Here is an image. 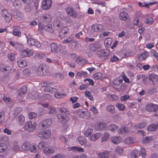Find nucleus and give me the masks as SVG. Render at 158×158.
Wrapping results in <instances>:
<instances>
[{
	"label": "nucleus",
	"instance_id": "1",
	"mask_svg": "<svg viewBox=\"0 0 158 158\" xmlns=\"http://www.w3.org/2000/svg\"><path fill=\"white\" fill-rule=\"evenodd\" d=\"M37 123L36 122L32 123L31 121H29L26 122L23 126L24 129L28 132L33 131L36 128Z\"/></svg>",
	"mask_w": 158,
	"mask_h": 158
},
{
	"label": "nucleus",
	"instance_id": "2",
	"mask_svg": "<svg viewBox=\"0 0 158 158\" xmlns=\"http://www.w3.org/2000/svg\"><path fill=\"white\" fill-rule=\"evenodd\" d=\"M104 29V27L102 24L95 23L92 26L91 31L92 32L98 33L103 31Z\"/></svg>",
	"mask_w": 158,
	"mask_h": 158
},
{
	"label": "nucleus",
	"instance_id": "3",
	"mask_svg": "<svg viewBox=\"0 0 158 158\" xmlns=\"http://www.w3.org/2000/svg\"><path fill=\"white\" fill-rule=\"evenodd\" d=\"M110 54V52L106 50H102L97 52L98 56L103 59H106Z\"/></svg>",
	"mask_w": 158,
	"mask_h": 158
},
{
	"label": "nucleus",
	"instance_id": "4",
	"mask_svg": "<svg viewBox=\"0 0 158 158\" xmlns=\"http://www.w3.org/2000/svg\"><path fill=\"white\" fill-rule=\"evenodd\" d=\"M38 135L40 138L43 139H48L51 136V133L49 130H46L40 132Z\"/></svg>",
	"mask_w": 158,
	"mask_h": 158
},
{
	"label": "nucleus",
	"instance_id": "5",
	"mask_svg": "<svg viewBox=\"0 0 158 158\" xmlns=\"http://www.w3.org/2000/svg\"><path fill=\"white\" fill-rule=\"evenodd\" d=\"M2 16L4 18L6 23H9L11 21L12 16L6 10H3L2 11Z\"/></svg>",
	"mask_w": 158,
	"mask_h": 158
},
{
	"label": "nucleus",
	"instance_id": "6",
	"mask_svg": "<svg viewBox=\"0 0 158 158\" xmlns=\"http://www.w3.org/2000/svg\"><path fill=\"white\" fill-rule=\"evenodd\" d=\"M66 11L67 14L69 16L73 18H76L77 16V12L73 10V8L70 6L67 7Z\"/></svg>",
	"mask_w": 158,
	"mask_h": 158
},
{
	"label": "nucleus",
	"instance_id": "7",
	"mask_svg": "<svg viewBox=\"0 0 158 158\" xmlns=\"http://www.w3.org/2000/svg\"><path fill=\"white\" fill-rule=\"evenodd\" d=\"M119 18L121 20L124 21L126 22H128L130 20V18L128 13L124 11H121L120 12Z\"/></svg>",
	"mask_w": 158,
	"mask_h": 158
},
{
	"label": "nucleus",
	"instance_id": "8",
	"mask_svg": "<svg viewBox=\"0 0 158 158\" xmlns=\"http://www.w3.org/2000/svg\"><path fill=\"white\" fill-rule=\"evenodd\" d=\"M33 51L28 48L23 50L21 51L20 54L23 57H30L34 55Z\"/></svg>",
	"mask_w": 158,
	"mask_h": 158
},
{
	"label": "nucleus",
	"instance_id": "9",
	"mask_svg": "<svg viewBox=\"0 0 158 158\" xmlns=\"http://www.w3.org/2000/svg\"><path fill=\"white\" fill-rule=\"evenodd\" d=\"M52 3V0H44L42 3V8L43 10L49 9L51 7Z\"/></svg>",
	"mask_w": 158,
	"mask_h": 158
},
{
	"label": "nucleus",
	"instance_id": "10",
	"mask_svg": "<svg viewBox=\"0 0 158 158\" xmlns=\"http://www.w3.org/2000/svg\"><path fill=\"white\" fill-rule=\"evenodd\" d=\"M52 123V121L51 119H47L42 121L40 123L43 129H45L48 127Z\"/></svg>",
	"mask_w": 158,
	"mask_h": 158
},
{
	"label": "nucleus",
	"instance_id": "11",
	"mask_svg": "<svg viewBox=\"0 0 158 158\" xmlns=\"http://www.w3.org/2000/svg\"><path fill=\"white\" fill-rule=\"evenodd\" d=\"M146 109L149 112H155L158 110V105L150 103L147 104Z\"/></svg>",
	"mask_w": 158,
	"mask_h": 158
},
{
	"label": "nucleus",
	"instance_id": "12",
	"mask_svg": "<svg viewBox=\"0 0 158 158\" xmlns=\"http://www.w3.org/2000/svg\"><path fill=\"white\" fill-rule=\"evenodd\" d=\"M101 47V45L98 42H95L90 44L89 46V48L90 51L93 52L100 49Z\"/></svg>",
	"mask_w": 158,
	"mask_h": 158
},
{
	"label": "nucleus",
	"instance_id": "13",
	"mask_svg": "<svg viewBox=\"0 0 158 158\" xmlns=\"http://www.w3.org/2000/svg\"><path fill=\"white\" fill-rule=\"evenodd\" d=\"M57 117L58 119L61 121L62 123H66L69 119V116L64 115L62 114H58L57 115Z\"/></svg>",
	"mask_w": 158,
	"mask_h": 158
},
{
	"label": "nucleus",
	"instance_id": "14",
	"mask_svg": "<svg viewBox=\"0 0 158 158\" xmlns=\"http://www.w3.org/2000/svg\"><path fill=\"white\" fill-rule=\"evenodd\" d=\"M97 125L96 128L97 131H101L105 130L107 127L106 123L103 122H98L97 123Z\"/></svg>",
	"mask_w": 158,
	"mask_h": 158
},
{
	"label": "nucleus",
	"instance_id": "15",
	"mask_svg": "<svg viewBox=\"0 0 158 158\" xmlns=\"http://www.w3.org/2000/svg\"><path fill=\"white\" fill-rule=\"evenodd\" d=\"M157 75L156 74L152 73L149 74V80L151 81L152 84L155 85L156 83L157 80Z\"/></svg>",
	"mask_w": 158,
	"mask_h": 158
},
{
	"label": "nucleus",
	"instance_id": "16",
	"mask_svg": "<svg viewBox=\"0 0 158 158\" xmlns=\"http://www.w3.org/2000/svg\"><path fill=\"white\" fill-rule=\"evenodd\" d=\"M42 18L44 22L47 23L51 21L52 17L51 15L48 14H46L43 15Z\"/></svg>",
	"mask_w": 158,
	"mask_h": 158
},
{
	"label": "nucleus",
	"instance_id": "17",
	"mask_svg": "<svg viewBox=\"0 0 158 158\" xmlns=\"http://www.w3.org/2000/svg\"><path fill=\"white\" fill-rule=\"evenodd\" d=\"M102 135L100 132H97L90 136L89 139L91 141H94L99 139Z\"/></svg>",
	"mask_w": 158,
	"mask_h": 158
},
{
	"label": "nucleus",
	"instance_id": "18",
	"mask_svg": "<svg viewBox=\"0 0 158 158\" xmlns=\"http://www.w3.org/2000/svg\"><path fill=\"white\" fill-rule=\"evenodd\" d=\"M148 53L147 52H143L138 55V58L141 61L144 60L148 56Z\"/></svg>",
	"mask_w": 158,
	"mask_h": 158
},
{
	"label": "nucleus",
	"instance_id": "19",
	"mask_svg": "<svg viewBox=\"0 0 158 158\" xmlns=\"http://www.w3.org/2000/svg\"><path fill=\"white\" fill-rule=\"evenodd\" d=\"M111 141L114 144H118L122 141V138L120 136H113Z\"/></svg>",
	"mask_w": 158,
	"mask_h": 158
},
{
	"label": "nucleus",
	"instance_id": "20",
	"mask_svg": "<svg viewBox=\"0 0 158 158\" xmlns=\"http://www.w3.org/2000/svg\"><path fill=\"white\" fill-rule=\"evenodd\" d=\"M154 138L153 136H148L144 138L143 140V143L144 144H148L153 140Z\"/></svg>",
	"mask_w": 158,
	"mask_h": 158
},
{
	"label": "nucleus",
	"instance_id": "21",
	"mask_svg": "<svg viewBox=\"0 0 158 158\" xmlns=\"http://www.w3.org/2000/svg\"><path fill=\"white\" fill-rule=\"evenodd\" d=\"M51 50L52 52H58L59 46H58L57 44L53 43H52L50 45Z\"/></svg>",
	"mask_w": 158,
	"mask_h": 158
},
{
	"label": "nucleus",
	"instance_id": "22",
	"mask_svg": "<svg viewBox=\"0 0 158 158\" xmlns=\"http://www.w3.org/2000/svg\"><path fill=\"white\" fill-rule=\"evenodd\" d=\"M58 52H59L61 55H65L66 53L65 47L59 45Z\"/></svg>",
	"mask_w": 158,
	"mask_h": 158
},
{
	"label": "nucleus",
	"instance_id": "23",
	"mask_svg": "<svg viewBox=\"0 0 158 158\" xmlns=\"http://www.w3.org/2000/svg\"><path fill=\"white\" fill-rule=\"evenodd\" d=\"M44 152L48 155L53 153L54 152V149L52 147H45L43 150Z\"/></svg>",
	"mask_w": 158,
	"mask_h": 158
},
{
	"label": "nucleus",
	"instance_id": "24",
	"mask_svg": "<svg viewBox=\"0 0 158 158\" xmlns=\"http://www.w3.org/2000/svg\"><path fill=\"white\" fill-rule=\"evenodd\" d=\"M110 152L108 151H106L98 154V156L100 158H107L110 156Z\"/></svg>",
	"mask_w": 158,
	"mask_h": 158
},
{
	"label": "nucleus",
	"instance_id": "25",
	"mask_svg": "<svg viewBox=\"0 0 158 158\" xmlns=\"http://www.w3.org/2000/svg\"><path fill=\"white\" fill-rule=\"evenodd\" d=\"M30 143L28 141H26L22 145V149L24 151L29 150L30 146Z\"/></svg>",
	"mask_w": 158,
	"mask_h": 158
},
{
	"label": "nucleus",
	"instance_id": "26",
	"mask_svg": "<svg viewBox=\"0 0 158 158\" xmlns=\"http://www.w3.org/2000/svg\"><path fill=\"white\" fill-rule=\"evenodd\" d=\"M44 91L46 92H49L51 93H56L57 91V90L55 88H52L50 86H47L44 89Z\"/></svg>",
	"mask_w": 158,
	"mask_h": 158
},
{
	"label": "nucleus",
	"instance_id": "27",
	"mask_svg": "<svg viewBox=\"0 0 158 158\" xmlns=\"http://www.w3.org/2000/svg\"><path fill=\"white\" fill-rule=\"evenodd\" d=\"M18 66L21 68H24L27 65L26 61L23 59H20L17 62Z\"/></svg>",
	"mask_w": 158,
	"mask_h": 158
},
{
	"label": "nucleus",
	"instance_id": "28",
	"mask_svg": "<svg viewBox=\"0 0 158 158\" xmlns=\"http://www.w3.org/2000/svg\"><path fill=\"white\" fill-rule=\"evenodd\" d=\"M158 129V123L156 124H152L150 125L148 127L149 131H153Z\"/></svg>",
	"mask_w": 158,
	"mask_h": 158
},
{
	"label": "nucleus",
	"instance_id": "29",
	"mask_svg": "<svg viewBox=\"0 0 158 158\" xmlns=\"http://www.w3.org/2000/svg\"><path fill=\"white\" fill-rule=\"evenodd\" d=\"M27 91V88L25 86L22 87L18 90V92L19 95L26 94Z\"/></svg>",
	"mask_w": 158,
	"mask_h": 158
},
{
	"label": "nucleus",
	"instance_id": "30",
	"mask_svg": "<svg viewBox=\"0 0 158 158\" xmlns=\"http://www.w3.org/2000/svg\"><path fill=\"white\" fill-rule=\"evenodd\" d=\"M29 150L31 152H36L38 151V150L36 144L34 143L31 144H30Z\"/></svg>",
	"mask_w": 158,
	"mask_h": 158
},
{
	"label": "nucleus",
	"instance_id": "31",
	"mask_svg": "<svg viewBox=\"0 0 158 158\" xmlns=\"http://www.w3.org/2000/svg\"><path fill=\"white\" fill-rule=\"evenodd\" d=\"M78 140L81 145H85L87 142V139L83 136L79 137L78 138Z\"/></svg>",
	"mask_w": 158,
	"mask_h": 158
},
{
	"label": "nucleus",
	"instance_id": "32",
	"mask_svg": "<svg viewBox=\"0 0 158 158\" xmlns=\"http://www.w3.org/2000/svg\"><path fill=\"white\" fill-rule=\"evenodd\" d=\"M106 110L108 111L112 114H113L115 111L114 106L112 105H107L106 106Z\"/></svg>",
	"mask_w": 158,
	"mask_h": 158
},
{
	"label": "nucleus",
	"instance_id": "33",
	"mask_svg": "<svg viewBox=\"0 0 158 158\" xmlns=\"http://www.w3.org/2000/svg\"><path fill=\"white\" fill-rule=\"evenodd\" d=\"M7 148V145L4 143H0V153L5 151Z\"/></svg>",
	"mask_w": 158,
	"mask_h": 158
},
{
	"label": "nucleus",
	"instance_id": "34",
	"mask_svg": "<svg viewBox=\"0 0 158 158\" xmlns=\"http://www.w3.org/2000/svg\"><path fill=\"white\" fill-rule=\"evenodd\" d=\"M35 42V40L32 38H27V42L29 46L31 47L34 46Z\"/></svg>",
	"mask_w": 158,
	"mask_h": 158
},
{
	"label": "nucleus",
	"instance_id": "35",
	"mask_svg": "<svg viewBox=\"0 0 158 158\" xmlns=\"http://www.w3.org/2000/svg\"><path fill=\"white\" fill-rule=\"evenodd\" d=\"M23 14L20 11H17L16 15L15 16V18L18 20H21L23 19Z\"/></svg>",
	"mask_w": 158,
	"mask_h": 158
},
{
	"label": "nucleus",
	"instance_id": "36",
	"mask_svg": "<svg viewBox=\"0 0 158 158\" xmlns=\"http://www.w3.org/2000/svg\"><path fill=\"white\" fill-rule=\"evenodd\" d=\"M129 131L128 128L125 127H122L120 130H118V133L119 134H123L127 133Z\"/></svg>",
	"mask_w": 158,
	"mask_h": 158
},
{
	"label": "nucleus",
	"instance_id": "37",
	"mask_svg": "<svg viewBox=\"0 0 158 158\" xmlns=\"http://www.w3.org/2000/svg\"><path fill=\"white\" fill-rule=\"evenodd\" d=\"M44 68L42 65H40L38 68L37 70V73L38 75L40 76H43L44 74Z\"/></svg>",
	"mask_w": 158,
	"mask_h": 158
},
{
	"label": "nucleus",
	"instance_id": "38",
	"mask_svg": "<svg viewBox=\"0 0 158 158\" xmlns=\"http://www.w3.org/2000/svg\"><path fill=\"white\" fill-rule=\"evenodd\" d=\"M47 145L48 143L46 142L43 141H41L38 144V147L39 149H41Z\"/></svg>",
	"mask_w": 158,
	"mask_h": 158
},
{
	"label": "nucleus",
	"instance_id": "39",
	"mask_svg": "<svg viewBox=\"0 0 158 158\" xmlns=\"http://www.w3.org/2000/svg\"><path fill=\"white\" fill-rule=\"evenodd\" d=\"M44 29L46 31H49L50 33L53 32V29L51 24H48L45 26Z\"/></svg>",
	"mask_w": 158,
	"mask_h": 158
},
{
	"label": "nucleus",
	"instance_id": "40",
	"mask_svg": "<svg viewBox=\"0 0 158 158\" xmlns=\"http://www.w3.org/2000/svg\"><path fill=\"white\" fill-rule=\"evenodd\" d=\"M59 111L61 113H64L67 115L70 114V112L68 110L67 108L64 107H61L58 109Z\"/></svg>",
	"mask_w": 158,
	"mask_h": 158
},
{
	"label": "nucleus",
	"instance_id": "41",
	"mask_svg": "<svg viewBox=\"0 0 158 158\" xmlns=\"http://www.w3.org/2000/svg\"><path fill=\"white\" fill-rule=\"evenodd\" d=\"M134 142V140L132 137H128L126 138L124 140V142L126 144H130Z\"/></svg>",
	"mask_w": 158,
	"mask_h": 158
},
{
	"label": "nucleus",
	"instance_id": "42",
	"mask_svg": "<svg viewBox=\"0 0 158 158\" xmlns=\"http://www.w3.org/2000/svg\"><path fill=\"white\" fill-rule=\"evenodd\" d=\"M147 125V124L145 122H142L139 123L138 125H135L134 126V128L135 129H141L145 127Z\"/></svg>",
	"mask_w": 158,
	"mask_h": 158
},
{
	"label": "nucleus",
	"instance_id": "43",
	"mask_svg": "<svg viewBox=\"0 0 158 158\" xmlns=\"http://www.w3.org/2000/svg\"><path fill=\"white\" fill-rule=\"evenodd\" d=\"M118 128V127L117 126L114 124H111L109 126L108 129L109 130L114 132L115 130H117Z\"/></svg>",
	"mask_w": 158,
	"mask_h": 158
},
{
	"label": "nucleus",
	"instance_id": "44",
	"mask_svg": "<svg viewBox=\"0 0 158 158\" xmlns=\"http://www.w3.org/2000/svg\"><path fill=\"white\" fill-rule=\"evenodd\" d=\"M116 106L118 108L120 111H123L125 109V106L122 104L118 103L116 105Z\"/></svg>",
	"mask_w": 158,
	"mask_h": 158
},
{
	"label": "nucleus",
	"instance_id": "45",
	"mask_svg": "<svg viewBox=\"0 0 158 158\" xmlns=\"http://www.w3.org/2000/svg\"><path fill=\"white\" fill-rule=\"evenodd\" d=\"M121 76L125 82L127 83H130V80L127 77V75L124 73H123Z\"/></svg>",
	"mask_w": 158,
	"mask_h": 158
},
{
	"label": "nucleus",
	"instance_id": "46",
	"mask_svg": "<svg viewBox=\"0 0 158 158\" xmlns=\"http://www.w3.org/2000/svg\"><path fill=\"white\" fill-rule=\"evenodd\" d=\"M87 74V72L83 71H81L80 72H78L76 74V77H85L86 76Z\"/></svg>",
	"mask_w": 158,
	"mask_h": 158
},
{
	"label": "nucleus",
	"instance_id": "47",
	"mask_svg": "<svg viewBox=\"0 0 158 158\" xmlns=\"http://www.w3.org/2000/svg\"><path fill=\"white\" fill-rule=\"evenodd\" d=\"M25 117L22 115H20L18 118L19 124L20 125L23 124L24 123Z\"/></svg>",
	"mask_w": 158,
	"mask_h": 158
},
{
	"label": "nucleus",
	"instance_id": "48",
	"mask_svg": "<svg viewBox=\"0 0 158 158\" xmlns=\"http://www.w3.org/2000/svg\"><path fill=\"white\" fill-rule=\"evenodd\" d=\"M93 132V130L91 128H88L85 132V135L87 137H89Z\"/></svg>",
	"mask_w": 158,
	"mask_h": 158
},
{
	"label": "nucleus",
	"instance_id": "49",
	"mask_svg": "<svg viewBox=\"0 0 158 158\" xmlns=\"http://www.w3.org/2000/svg\"><path fill=\"white\" fill-rule=\"evenodd\" d=\"M70 150H73L75 151H77L80 152H84V149L83 148L80 147H73L70 148Z\"/></svg>",
	"mask_w": 158,
	"mask_h": 158
},
{
	"label": "nucleus",
	"instance_id": "50",
	"mask_svg": "<svg viewBox=\"0 0 158 158\" xmlns=\"http://www.w3.org/2000/svg\"><path fill=\"white\" fill-rule=\"evenodd\" d=\"M12 34L15 36L19 37L21 35V32L18 30L15 29L13 30Z\"/></svg>",
	"mask_w": 158,
	"mask_h": 158
},
{
	"label": "nucleus",
	"instance_id": "51",
	"mask_svg": "<svg viewBox=\"0 0 158 158\" xmlns=\"http://www.w3.org/2000/svg\"><path fill=\"white\" fill-rule=\"evenodd\" d=\"M85 96L88 97L89 99L90 100H92L93 99V97L91 94V93L89 91H85Z\"/></svg>",
	"mask_w": 158,
	"mask_h": 158
},
{
	"label": "nucleus",
	"instance_id": "52",
	"mask_svg": "<svg viewBox=\"0 0 158 158\" xmlns=\"http://www.w3.org/2000/svg\"><path fill=\"white\" fill-rule=\"evenodd\" d=\"M123 82L121 79H115L113 80V83L116 86H118Z\"/></svg>",
	"mask_w": 158,
	"mask_h": 158
},
{
	"label": "nucleus",
	"instance_id": "53",
	"mask_svg": "<svg viewBox=\"0 0 158 158\" xmlns=\"http://www.w3.org/2000/svg\"><path fill=\"white\" fill-rule=\"evenodd\" d=\"M22 111V109L21 108L17 107L13 111V114L15 116L19 114Z\"/></svg>",
	"mask_w": 158,
	"mask_h": 158
},
{
	"label": "nucleus",
	"instance_id": "54",
	"mask_svg": "<svg viewBox=\"0 0 158 158\" xmlns=\"http://www.w3.org/2000/svg\"><path fill=\"white\" fill-rule=\"evenodd\" d=\"M22 73L24 76V77H26L29 76L31 72L28 69H26L23 71Z\"/></svg>",
	"mask_w": 158,
	"mask_h": 158
},
{
	"label": "nucleus",
	"instance_id": "55",
	"mask_svg": "<svg viewBox=\"0 0 158 158\" xmlns=\"http://www.w3.org/2000/svg\"><path fill=\"white\" fill-rule=\"evenodd\" d=\"M87 60L84 58H82L79 57H78L77 60L76 62L78 63H86L87 62Z\"/></svg>",
	"mask_w": 158,
	"mask_h": 158
},
{
	"label": "nucleus",
	"instance_id": "56",
	"mask_svg": "<svg viewBox=\"0 0 158 158\" xmlns=\"http://www.w3.org/2000/svg\"><path fill=\"white\" fill-rule=\"evenodd\" d=\"M123 149L122 147L118 146L116 147L115 152L118 154H121L123 153Z\"/></svg>",
	"mask_w": 158,
	"mask_h": 158
},
{
	"label": "nucleus",
	"instance_id": "57",
	"mask_svg": "<svg viewBox=\"0 0 158 158\" xmlns=\"http://www.w3.org/2000/svg\"><path fill=\"white\" fill-rule=\"evenodd\" d=\"M8 59L11 61H13L15 59V55L14 53H10L8 55Z\"/></svg>",
	"mask_w": 158,
	"mask_h": 158
},
{
	"label": "nucleus",
	"instance_id": "58",
	"mask_svg": "<svg viewBox=\"0 0 158 158\" xmlns=\"http://www.w3.org/2000/svg\"><path fill=\"white\" fill-rule=\"evenodd\" d=\"M139 155V150L137 149H134L132 152V156L136 158Z\"/></svg>",
	"mask_w": 158,
	"mask_h": 158
},
{
	"label": "nucleus",
	"instance_id": "59",
	"mask_svg": "<svg viewBox=\"0 0 158 158\" xmlns=\"http://www.w3.org/2000/svg\"><path fill=\"white\" fill-rule=\"evenodd\" d=\"M33 9V6L32 5H26L25 7V10L27 12L31 11Z\"/></svg>",
	"mask_w": 158,
	"mask_h": 158
},
{
	"label": "nucleus",
	"instance_id": "60",
	"mask_svg": "<svg viewBox=\"0 0 158 158\" xmlns=\"http://www.w3.org/2000/svg\"><path fill=\"white\" fill-rule=\"evenodd\" d=\"M5 114V113L4 111L1 112L0 113V123L4 120Z\"/></svg>",
	"mask_w": 158,
	"mask_h": 158
},
{
	"label": "nucleus",
	"instance_id": "61",
	"mask_svg": "<svg viewBox=\"0 0 158 158\" xmlns=\"http://www.w3.org/2000/svg\"><path fill=\"white\" fill-rule=\"evenodd\" d=\"M37 116V114L35 112H31L28 114V118L31 119L36 118Z\"/></svg>",
	"mask_w": 158,
	"mask_h": 158
},
{
	"label": "nucleus",
	"instance_id": "62",
	"mask_svg": "<svg viewBox=\"0 0 158 158\" xmlns=\"http://www.w3.org/2000/svg\"><path fill=\"white\" fill-rule=\"evenodd\" d=\"M67 33L68 31H64L63 30H62L59 33L60 37L61 39L64 37L65 36V35L67 34Z\"/></svg>",
	"mask_w": 158,
	"mask_h": 158
},
{
	"label": "nucleus",
	"instance_id": "63",
	"mask_svg": "<svg viewBox=\"0 0 158 158\" xmlns=\"http://www.w3.org/2000/svg\"><path fill=\"white\" fill-rule=\"evenodd\" d=\"M68 40L70 41V42L75 43L76 44H77V41L74 39L72 35H70L68 38Z\"/></svg>",
	"mask_w": 158,
	"mask_h": 158
},
{
	"label": "nucleus",
	"instance_id": "64",
	"mask_svg": "<svg viewBox=\"0 0 158 158\" xmlns=\"http://www.w3.org/2000/svg\"><path fill=\"white\" fill-rule=\"evenodd\" d=\"M102 77V73L100 72H98L94 75V77L95 79L98 80L101 78Z\"/></svg>",
	"mask_w": 158,
	"mask_h": 158
}]
</instances>
